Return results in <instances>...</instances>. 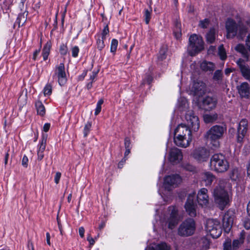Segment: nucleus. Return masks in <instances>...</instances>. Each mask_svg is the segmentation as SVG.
I'll list each match as a JSON object with an SVG mask.
<instances>
[{
  "label": "nucleus",
  "instance_id": "obj_1",
  "mask_svg": "<svg viewBox=\"0 0 250 250\" xmlns=\"http://www.w3.org/2000/svg\"><path fill=\"white\" fill-rule=\"evenodd\" d=\"M231 188V184L227 179H220L218 185L214 189V202L221 210H223L229 202V195L227 190Z\"/></svg>",
  "mask_w": 250,
  "mask_h": 250
},
{
  "label": "nucleus",
  "instance_id": "obj_2",
  "mask_svg": "<svg viewBox=\"0 0 250 250\" xmlns=\"http://www.w3.org/2000/svg\"><path fill=\"white\" fill-rule=\"evenodd\" d=\"M192 140L191 131L184 124L179 125L174 131V141L175 145L182 147H188Z\"/></svg>",
  "mask_w": 250,
  "mask_h": 250
},
{
  "label": "nucleus",
  "instance_id": "obj_3",
  "mask_svg": "<svg viewBox=\"0 0 250 250\" xmlns=\"http://www.w3.org/2000/svg\"><path fill=\"white\" fill-rule=\"evenodd\" d=\"M209 167L211 170L217 173H224L229 169V164L224 155L216 153L211 156Z\"/></svg>",
  "mask_w": 250,
  "mask_h": 250
},
{
  "label": "nucleus",
  "instance_id": "obj_4",
  "mask_svg": "<svg viewBox=\"0 0 250 250\" xmlns=\"http://www.w3.org/2000/svg\"><path fill=\"white\" fill-rule=\"evenodd\" d=\"M226 131V128L222 125L212 126L205 134L204 137L210 141L212 148L216 149L220 146L219 140L221 139Z\"/></svg>",
  "mask_w": 250,
  "mask_h": 250
},
{
  "label": "nucleus",
  "instance_id": "obj_5",
  "mask_svg": "<svg viewBox=\"0 0 250 250\" xmlns=\"http://www.w3.org/2000/svg\"><path fill=\"white\" fill-rule=\"evenodd\" d=\"M226 28L227 32V38L234 37L238 32L239 37L242 36L248 32L247 28L239 21L238 24L231 19H228L226 22Z\"/></svg>",
  "mask_w": 250,
  "mask_h": 250
},
{
  "label": "nucleus",
  "instance_id": "obj_6",
  "mask_svg": "<svg viewBox=\"0 0 250 250\" xmlns=\"http://www.w3.org/2000/svg\"><path fill=\"white\" fill-rule=\"evenodd\" d=\"M195 229L196 224L194 219L187 218L180 225L178 234L181 236H190L194 233Z\"/></svg>",
  "mask_w": 250,
  "mask_h": 250
},
{
  "label": "nucleus",
  "instance_id": "obj_7",
  "mask_svg": "<svg viewBox=\"0 0 250 250\" xmlns=\"http://www.w3.org/2000/svg\"><path fill=\"white\" fill-rule=\"evenodd\" d=\"M188 50L191 56L195 55L204 49L202 38L196 34H193L189 38Z\"/></svg>",
  "mask_w": 250,
  "mask_h": 250
},
{
  "label": "nucleus",
  "instance_id": "obj_8",
  "mask_svg": "<svg viewBox=\"0 0 250 250\" xmlns=\"http://www.w3.org/2000/svg\"><path fill=\"white\" fill-rule=\"evenodd\" d=\"M164 220L169 229H173L180 220L177 208L174 206L169 207L168 213L165 216Z\"/></svg>",
  "mask_w": 250,
  "mask_h": 250
},
{
  "label": "nucleus",
  "instance_id": "obj_9",
  "mask_svg": "<svg viewBox=\"0 0 250 250\" xmlns=\"http://www.w3.org/2000/svg\"><path fill=\"white\" fill-rule=\"evenodd\" d=\"M206 229L213 238L219 237L222 233L220 222L216 219L208 220L206 222Z\"/></svg>",
  "mask_w": 250,
  "mask_h": 250
},
{
  "label": "nucleus",
  "instance_id": "obj_10",
  "mask_svg": "<svg viewBox=\"0 0 250 250\" xmlns=\"http://www.w3.org/2000/svg\"><path fill=\"white\" fill-rule=\"evenodd\" d=\"M187 126L194 131H197L200 127L199 118L193 111H188L185 115Z\"/></svg>",
  "mask_w": 250,
  "mask_h": 250
},
{
  "label": "nucleus",
  "instance_id": "obj_11",
  "mask_svg": "<svg viewBox=\"0 0 250 250\" xmlns=\"http://www.w3.org/2000/svg\"><path fill=\"white\" fill-rule=\"evenodd\" d=\"M52 77L54 80H57L60 85H63L66 83L67 78L64 65L63 63H61L58 66H56L54 74Z\"/></svg>",
  "mask_w": 250,
  "mask_h": 250
},
{
  "label": "nucleus",
  "instance_id": "obj_12",
  "mask_svg": "<svg viewBox=\"0 0 250 250\" xmlns=\"http://www.w3.org/2000/svg\"><path fill=\"white\" fill-rule=\"evenodd\" d=\"M195 193L194 192L190 194L185 205V208L187 213L191 217L196 216L197 205L194 201Z\"/></svg>",
  "mask_w": 250,
  "mask_h": 250
},
{
  "label": "nucleus",
  "instance_id": "obj_13",
  "mask_svg": "<svg viewBox=\"0 0 250 250\" xmlns=\"http://www.w3.org/2000/svg\"><path fill=\"white\" fill-rule=\"evenodd\" d=\"M248 128V122L246 119H243L240 122L237 127V142L242 143L246 134Z\"/></svg>",
  "mask_w": 250,
  "mask_h": 250
},
{
  "label": "nucleus",
  "instance_id": "obj_14",
  "mask_svg": "<svg viewBox=\"0 0 250 250\" xmlns=\"http://www.w3.org/2000/svg\"><path fill=\"white\" fill-rule=\"evenodd\" d=\"M234 217L233 211L230 210H228L223 216L222 219L223 227L224 230L227 233H229L231 229Z\"/></svg>",
  "mask_w": 250,
  "mask_h": 250
},
{
  "label": "nucleus",
  "instance_id": "obj_15",
  "mask_svg": "<svg viewBox=\"0 0 250 250\" xmlns=\"http://www.w3.org/2000/svg\"><path fill=\"white\" fill-rule=\"evenodd\" d=\"M193 158L199 162L206 161L209 156V152L203 147L196 149L193 153Z\"/></svg>",
  "mask_w": 250,
  "mask_h": 250
},
{
  "label": "nucleus",
  "instance_id": "obj_16",
  "mask_svg": "<svg viewBox=\"0 0 250 250\" xmlns=\"http://www.w3.org/2000/svg\"><path fill=\"white\" fill-rule=\"evenodd\" d=\"M183 159V154L181 150L176 147H173L170 149L168 160L173 164H178Z\"/></svg>",
  "mask_w": 250,
  "mask_h": 250
},
{
  "label": "nucleus",
  "instance_id": "obj_17",
  "mask_svg": "<svg viewBox=\"0 0 250 250\" xmlns=\"http://www.w3.org/2000/svg\"><path fill=\"white\" fill-rule=\"evenodd\" d=\"M181 178L179 175L174 174L166 176L165 178L164 183L166 187L169 188L168 186L176 187L181 182Z\"/></svg>",
  "mask_w": 250,
  "mask_h": 250
},
{
  "label": "nucleus",
  "instance_id": "obj_18",
  "mask_svg": "<svg viewBox=\"0 0 250 250\" xmlns=\"http://www.w3.org/2000/svg\"><path fill=\"white\" fill-rule=\"evenodd\" d=\"M206 89V84L200 81H194L191 88V91L194 95L201 96L204 93Z\"/></svg>",
  "mask_w": 250,
  "mask_h": 250
},
{
  "label": "nucleus",
  "instance_id": "obj_19",
  "mask_svg": "<svg viewBox=\"0 0 250 250\" xmlns=\"http://www.w3.org/2000/svg\"><path fill=\"white\" fill-rule=\"evenodd\" d=\"M236 63L239 66L241 73L243 77L246 80L250 81V68L249 66L246 64L243 60L239 59Z\"/></svg>",
  "mask_w": 250,
  "mask_h": 250
},
{
  "label": "nucleus",
  "instance_id": "obj_20",
  "mask_svg": "<svg viewBox=\"0 0 250 250\" xmlns=\"http://www.w3.org/2000/svg\"><path fill=\"white\" fill-rule=\"evenodd\" d=\"M217 102L215 98L209 96L206 97L202 102L203 108L205 110L210 111L216 107Z\"/></svg>",
  "mask_w": 250,
  "mask_h": 250
},
{
  "label": "nucleus",
  "instance_id": "obj_21",
  "mask_svg": "<svg viewBox=\"0 0 250 250\" xmlns=\"http://www.w3.org/2000/svg\"><path fill=\"white\" fill-rule=\"evenodd\" d=\"M207 192V189L202 188L198 193L197 196V201L198 204L202 206H207L208 203V196Z\"/></svg>",
  "mask_w": 250,
  "mask_h": 250
},
{
  "label": "nucleus",
  "instance_id": "obj_22",
  "mask_svg": "<svg viewBox=\"0 0 250 250\" xmlns=\"http://www.w3.org/2000/svg\"><path fill=\"white\" fill-rule=\"evenodd\" d=\"M238 93L242 98H249L250 95V85L243 82L237 86Z\"/></svg>",
  "mask_w": 250,
  "mask_h": 250
},
{
  "label": "nucleus",
  "instance_id": "obj_23",
  "mask_svg": "<svg viewBox=\"0 0 250 250\" xmlns=\"http://www.w3.org/2000/svg\"><path fill=\"white\" fill-rule=\"evenodd\" d=\"M245 231L242 230L239 235V238L235 239L232 242V248L233 250L238 249L244 242Z\"/></svg>",
  "mask_w": 250,
  "mask_h": 250
},
{
  "label": "nucleus",
  "instance_id": "obj_24",
  "mask_svg": "<svg viewBox=\"0 0 250 250\" xmlns=\"http://www.w3.org/2000/svg\"><path fill=\"white\" fill-rule=\"evenodd\" d=\"M202 180L205 183L206 186H209L211 184L215 179V176L210 172H205L202 174Z\"/></svg>",
  "mask_w": 250,
  "mask_h": 250
},
{
  "label": "nucleus",
  "instance_id": "obj_25",
  "mask_svg": "<svg viewBox=\"0 0 250 250\" xmlns=\"http://www.w3.org/2000/svg\"><path fill=\"white\" fill-rule=\"evenodd\" d=\"M200 67L204 71L212 72L215 69V64L210 62L205 61L201 63Z\"/></svg>",
  "mask_w": 250,
  "mask_h": 250
},
{
  "label": "nucleus",
  "instance_id": "obj_26",
  "mask_svg": "<svg viewBox=\"0 0 250 250\" xmlns=\"http://www.w3.org/2000/svg\"><path fill=\"white\" fill-rule=\"evenodd\" d=\"M217 34L216 31L214 28H211L209 31L207 33L206 40L208 43H213L215 40Z\"/></svg>",
  "mask_w": 250,
  "mask_h": 250
},
{
  "label": "nucleus",
  "instance_id": "obj_27",
  "mask_svg": "<svg viewBox=\"0 0 250 250\" xmlns=\"http://www.w3.org/2000/svg\"><path fill=\"white\" fill-rule=\"evenodd\" d=\"M51 48V43L47 42L43 46L42 52V56L44 61H46L50 53V49Z\"/></svg>",
  "mask_w": 250,
  "mask_h": 250
},
{
  "label": "nucleus",
  "instance_id": "obj_28",
  "mask_svg": "<svg viewBox=\"0 0 250 250\" xmlns=\"http://www.w3.org/2000/svg\"><path fill=\"white\" fill-rule=\"evenodd\" d=\"M235 49L238 52L240 53L243 57L247 60L249 58V53L245 48V46L242 44H239L236 46Z\"/></svg>",
  "mask_w": 250,
  "mask_h": 250
},
{
  "label": "nucleus",
  "instance_id": "obj_29",
  "mask_svg": "<svg viewBox=\"0 0 250 250\" xmlns=\"http://www.w3.org/2000/svg\"><path fill=\"white\" fill-rule=\"evenodd\" d=\"M218 117L216 113L206 114L203 116L204 120L206 123H212L215 121Z\"/></svg>",
  "mask_w": 250,
  "mask_h": 250
},
{
  "label": "nucleus",
  "instance_id": "obj_30",
  "mask_svg": "<svg viewBox=\"0 0 250 250\" xmlns=\"http://www.w3.org/2000/svg\"><path fill=\"white\" fill-rule=\"evenodd\" d=\"M229 177L233 181H236L241 177L240 171L237 168H233L229 173Z\"/></svg>",
  "mask_w": 250,
  "mask_h": 250
},
{
  "label": "nucleus",
  "instance_id": "obj_31",
  "mask_svg": "<svg viewBox=\"0 0 250 250\" xmlns=\"http://www.w3.org/2000/svg\"><path fill=\"white\" fill-rule=\"evenodd\" d=\"M35 106L38 114L43 116L45 113V109L42 103L40 101H37L36 102Z\"/></svg>",
  "mask_w": 250,
  "mask_h": 250
},
{
  "label": "nucleus",
  "instance_id": "obj_32",
  "mask_svg": "<svg viewBox=\"0 0 250 250\" xmlns=\"http://www.w3.org/2000/svg\"><path fill=\"white\" fill-rule=\"evenodd\" d=\"M46 141L47 135H42V140L38 145V151L44 152L46 147Z\"/></svg>",
  "mask_w": 250,
  "mask_h": 250
},
{
  "label": "nucleus",
  "instance_id": "obj_33",
  "mask_svg": "<svg viewBox=\"0 0 250 250\" xmlns=\"http://www.w3.org/2000/svg\"><path fill=\"white\" fill-rule=\"evenodd\" d=\"M170 247L166 243H161L157 244L155 248H152L150 250H170Z\"/></svg>",
  "mask_w": 250,
  "mask_h": 250
},
{
  "label": "nucleus",
  "instance_id": "obj_34",
  "mask_svg": "<svg viewBox=\"0 0 250 250\" xmlns=\"http://www.w3.org/2000/svg\"><path fill=\"white\" fill-rule=\"evenodd\" d=\"M218 55L222 60H226L227 57L226 50L223 44L218 47Z\"/></svg>",
  "mask_w": 250,
  "mask_h": 250
},
{
  "label": "nucleus",
  "instance_id": "obj_35",
  "mask_svg": "<svg viewBox=\"0 0 250 250\" xmlns=\"http://www.w3.org/2000/svg\"><path fill=\"white\" fill-rule=\"evenodd\" d=\"M167 51V49L166 47L163 46L161 48L159 53L158 55V59L159 61H163V60L166 58V53Z\"/></svg>",
  "mask_w": 250,
  "mask_h": 250
},
{
  "label": "nucleus",
  "instance_id": "obj_36",
  "mask_svg": "<svg viewBox=\"0 0 250 250\" xmlns=\"http://www.w3.org/2000/svg\"><path fill=\"white\" fill-rule=\"evenodd\" d=\"M223 77V74L221 70H217L215 71L213 76V79L218 82V83H220L221 82Z\"/></svg>",
  "mask_w": 250,
  "mask_h": 250
},
{
  "label": "nucleus",
  "instance_id": "obj_37",
  "mask_svg": "<svg viewBox=\"0 0 250 250\" xmlns=\"http://www.w3.org/2000/svg\"><path fill=\"white\" fill-rule=\"evenodd\" d=\"M27 15V13L26 12H24V13L19 15L18 17L17 18V21L19 24H20L21 23L23 24L24 23L26 20Z\"/></svg>",
  "mask_w": 250,
  "mask_h": 250
},
{
  "label": "nucleus",
  "instance_id": "obj_38",
  "mask_svg": "<svg viewBox=\"0 0 250 250\" xmlns=\"http://www.w3.org/2000/svg\"><path fill=\"white\" fill-rule=\"evenodd\" d=\"M97 46L99 50H102L104 47V40L99 35H97Z\"/></svg>",
  "mask_w": 250,
  "mask_h": 250
},
{
  "label": "nucleus",
  "instance_id": "obj_39",
  "mask_svg": "<svg viewBox=\"0 0 250 250\" xmlns=\"http://www.w3.org/2000/svg\"><path fill=\"white\" fill-rule=\"evenodd\" d=\"M52 86L50 83H47L43 89V93L45 96L50 95L52 93Z\"/></svg>",
  "mask_w": 250,
  "mask_h": 250
},
{
  "label": "nucleus",
  "instance_id": "obj_40",
  "mask_svg": "<svg viewBox=\"0 0 250 250\" xmlns=\"http://www.w3.org/2000/svg\"><path fill=\"white\" fill-rule=\"evenodd\" d=\"M209 23V20L208 19H205L203 20L200 21L199 26L202 28H207Z\"/></svg>",
  "mask_w": 250,
  "mask_h": 250
},
{
  "label": "nucleus",
  "instance_id": "obj_41",
  "mask_svg": "<svg viewBox=\"0 0 250 250\" xmlns=\"http://www.w3.org/2000/svg\"><path fill=\"white\" fill-rule=\"evenodd\" d=\"M60 52L62 55H66L68 53V48L66 44H62L60 47Z\"/></svg>",
  "mask_w": 250,
  "mask_h": 250
},
{
  "label": "nucleus",
  "instance_id": "obj_42",
  "mask_svg": "<svg viewBox=\"0 0 250 250\" xmlns=\"http://www.w3.org/2000/svg\"><path fill=\"white\" fill-rule=\"evenodd\" d=\"M91 123L90 122H87L85 126H84V129H83V134H84V136L85 137L87 136V135L88 134L89 131H90V128L91 127Z\"/></svg>",
  "mask_w": 250,
  "mask_h": 250
},
{
  "label": "nucleus",
  "instance_id": "obj_43",
  "mask_svg": "<svg viewBox=\"0 0 250 250\" xmlns=\"http://www.w3.org/2000/svg\"><path fill=\"white\" fill-rule=\"evenodd\" d=\"M118 41L116 39H113L111 41L110 51L111 52H115L118 46Z\"/></svg>",
  "mask_w": 250,
  "mask_h": 250
},
{
  "label": "nucleus",
  "instance_id": "obj_44",
  "mask_svg": "<svg viewBox=\"0 0 250 250\" xmlns=\"http://www.w3.org/2000/svg\"><path fill=\"white\" fill-rule=\"evenodd\" d=\"M183 167L189 171L193 172L195 171V167L189 164H184L183 165Z\"/></svg>",
  "mask_w": 250,
  "mask_h": 250
},
{
  "label": "nucleus",
  "instance_id": "obj_45",
  "mask_svg": "<svg viewBox=\"0 0 250 250\" xmlns=\"http://www.w3.org/2000/svg\"><path fill=\"white\" fill-rule=\"evenodd\" d=\"M153 77L150 75H147L145 78L143 80V83H142V85H144L146 83L148 84H150V83L152 82Z\"/></svg>",
  "mask_w": 250,
  "mask_h": 250
},
{
  "label": "nucleus",
  "instance_id": "obj_46",
  "mask_svg": "<svg viewBox=\"0 0 250 250\" xmlns=\"http://www.w3.org/2000/svg\"><path fill=\"white\" fill-rule=\"evenodd\" d=\"M145 17L146 23L148 24L151 18V12L148 9L145 10Z\"/></svg>",
  "mask_w": 250,
  "mask_h": 250
},
{
  "label": "nucleus",
  "instance_id": "obj_47",
  "mask_svg": "<svg viewBox=\"0 0 250 250\" xmlns=\"http://www.w3.org/2000/svg\"><path fill=\"white\" fill-rule=\"evenodd\" d=\"M72 51V56L74 58H76L78 57V54L79 52V48L77 46H75L73 47L71 49Z\"/></svg>",
  "mask_w": 250,
  "mask_h": 250
},
{
  "label": "nucleus",
  "instance_id": "obj_48",
  "mask_svg": "<svg viewBox=\"0 0 250 250\" xmlns=\"http://www.w3.org/2000/svg\"><path fill=\"white\" fill-rule=\"evenodd\" d=\"M223 247L224 250H232L231 242L230 241L225 242L224 243Z\"/></svg>",
  "mask_w": 250,
  "mask_h": 250
},
{
  "label": "nucleus",
  "instance_id": "obj_49",
  "mask_svg": "<svg viewBox=\"0 0 250 250\" xmlns=\"http://www.w3.org/2000/svg\"><path fill=\"white\" fill-rule=\"evenodd\" d=\"M109 33V29H108V25H106L104 27V28L103 29V32H102V37L101 38L103 39H105V37H106V35H107Z\"/></svg>",
  "mask_w": 250,
  "mask_h": 250
},
{
  "label": "nucleus",
  "instance_id": "obj_50",
  "mask_svg": "<svg viewBox=\"0 0 250 250\" xmlns=\"http://www.w3.org/2000/svg\"><path fill=\"white\" fill-rule=\"evenodd\" d=\"M28 158L26 155H24L22 161H21V164L23 167H27L28 166Z\"/></svg>",
  "mask_w": 250,
  "mask_h": 250
},
{
  "label": "nucleus",
  "instance_id": "obj_51",
  "mask_svg": "<svg viewBox=\"0 0 250 250\" xmlns=\"http://www.w3.org/2000/svg\"><path fill=\"white\" fill-rule=\"evenodd\" d=\"M125 148H131L130 140L129 138L126 137L125 139Z\"/></svg>",
  "mask_w": 250,
  "mask_h": 250
},
{
  "label": "nucleus",
  "instance_id": "obj_52",
  "mask_svg": "<svg viewBox=\"0 0 250 250\" xmlns=\"http://www.w3.org/2000/svg\"><path fill=\"white\" fill-rule=\"evenodd\" d=\"M87 240L89 242L90 247L93 246L95 244V239L93 238L90 234L87 235Z\"/></svg>",
  "mask_w": 250,
  "mask_h": 250
},
{
  "label": "nucleus",
  "instance_id": "obj_53",
  "mask_svg": "<svg viewBox=\"0 0 250 250\" xmlns=\"http://www.w3.org/2000/svg\"><path fill=\"white\" fill-rule=\"evenodd\" d=\"M61 177V173L60 172H57L54 177L55 183L56 184H58L59 183Z\"/></svg>",
  "mask_w": 250,
  "mask_h": 250
},
{
  "label": "nucleus",
  "instance_id": "obj_54",
  "mask_svg": "<svg viewBox=\"0 0 250 250\" xmlns=\"http://www.w3.org/2000/svg\"><path fill=\"white\" fill-rule=\"evenodd\" d=\"M37 159L38 161H41L44 157V152L42 151H37Z\"/></svg>",
  "mask_w": 250,
  "mask_h": 250
},
{
  "label": "nucleus",
  "instance_id": "obj_55",
  "mask_svg": "<svg viewBox=\"0 0 250 250\" xmlns=\"http://www.w3.org/2000/svg\"><path fill=\"white\" fill-rule=\"evenodd\" d=\"M244 227L247 230L250 229V221L249 220H246L244 221Z\"/></svg>",
  "mask_w": 250,
  "mask_h": 250
},
{
  "label": "nucleus",
  "instance_id": "obj_56",
  "mask_svg": "<svg viewBox=\"0 0 250 250\" xmlns=\"http://www.w3.org/2000/svg\"><path fill=\"white\" fill-rule=\"evenodd\" d=\"M85 230L83 227H81L79 229V233L81 238L84 237Z\"/></svg>",
  "mask_w": 250,
  "mask_h": 250
},
{
  "label": "nucleus",
  "instance_id": "obj_57",
  "mask_svg": "<svg viewBox=\"0 0 250 250\" xmlns=\"http://www.w3.org/2000/svg\"><path fill=\"white\" fill-rule=\"evenodd\" d=\"M246 44L250 52V34L248 35L247 36L246 41Z\"/></svg>",
  "mask_w": 250,
  "mask_h": 250
},
{
  "label": "nucleus",
  "instance_id": "obj_58",
  "mask_svg": "<svg viewBox=\"0 0 250 250\" xmlns=\"http://www.w3.org/2000/svg\"><path fill=\"white\" fill-rule=\"evenodd\" d=\"M127 160V158H125L124 157L118 164V167L119 168H122L125 163L126 160Z\"/></svg>",
  "mask_w": 250,
  "mask_h": 250
},
{
  "label": "nucleus",
  "instance_id": "obj_59",
  "mask_svg": "<svg viewBox=\"0 0 250 250\" xmlns=\"http://www.w3.org/2000/svg\"><path fill=\"white\" fill-rule=\"evenodd\" d=\"M97 72H92V74L90 76L89 81L90 82H93L95 78L97 77Z\"/></svg>",
  "mask_w": 250,
  "mask_h": 250
},
{
  "label": "nucleus",
  "instance_id": "obj_60",
  "mask_svg": "<svg viewBox=\"0 0 250 250\" xmlns=\"http://www.w3.org/2000/svg\"><path fill=\"white\" fill-rule=\"evenodd\" d=\"M40 52V49L36 50L34 53L33 56V59L34 60H36L37 59V56L39 55Z\"/></svg>",
  "mask_w": 250,
  "mask_h": 250
},
{
  "label": "nucleus",
  "instance_id": "obj_61",
  "mask_svg": "<svg viewBox=\"0 0 250 250\" xmlns=\"http://www.w3.org/2000/svg\"><path fill=\"white\" fill-rule=\"evenodd\" d=\"M50 124H49V123H46L44 125H43V131H45V132H47L49 128H50Z\"/></svg>",
  "mask_w": 250,
  "mask_h": 250
},
{
  "label": "nucleus",
  "instance_id": "obj_62",
  "mask_svg": "<svg viewBox=\"0 0 250 250\" xmlns=\"http://www.w3.org/2000/svg\"><path fill=\"white\" fill-rule=\"evenodd\" d=\"M101 109H102V106H99V105H96V108L95 109V115H98L100 112H101Z\"/></svg>",
  "mask_w": 250,
  "mask_h": 250
},
{
  "label": "nucleus",
  "instance_id": "obj_63",
  "mask_svg": "<svg viewBox=\"0 0 250 250\" xmlns=\"http://www.w3.org/2000/svg\"><path fill=\"white\" fill-rule=\"evenodd\" d=\"M46 242H47V244L48 245H51V243H50V234L49 232H47L46 234Z\"/></svg>",
  "mask_w": 250,
  "mask_h": 250
},
{
  "label": "nucleus",
  "instance_id": "obj_64",
  "mask_svg": "<svg viewBox=\"0 0 250 250\" xmlns=\"http://www.w3.org/2000/svg\"><path fill=\"white\" fill-rule=\"evenodd\" d=\"M247 175L250 177V160L247 165Z\"/></svg>",
  "mask_w": 250,
  "mask_h": 250
}]
</instances>
